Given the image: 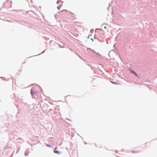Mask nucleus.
<instances>
[{
  "mask_svg": "<svg viewBox=\"0 0 157 157\" xmlns=\"http://www.w3.org/2000/svg\"><path fill=\"white\" fill-rule=\"evenodd\" d=\"M135 75H137V74H136L135 73Z\"/></svg>",
  "mask_w": 157,
  "mask_h": 157,
  "instance_id": "obj_6",
  "label": "nucleus"
},
{
  "mask_svg": "<svg viewBox=\"0 0 157 157\" xmlns=\"http://www.w3.org/2000/svg\"><path fill=\"white\" fill-rule=\"evenodd\" d=\"M104 28L105 29H106V26H105Z\"/></svg>",
  "mask_w": 157,
  "mask_h": 157,
  "instance_id": "obj_5",
  "label": "nucleus"
},
{
  "mask_svg": "<svg viewBox=\"0 0 157 157\" xmlns=\"http://www.w3.org/2000/svg\"><path fill=\"white\" fill-rule=\"evenodd\" d=\"M57 8H58V9L59 8V7L58 6L57 7Z\"/></svg>",
  "mask_w": 157,
  "mask_h": 157,
  "instance_id": "obj_7",
  "label": "nucleus"
},
{
  "mask_svg": "<svg viewBox=\"0 0 157 157\" xmlns=\"http://www.w3.org/2000/svg\"><path fill=\"white\" fill-rule=\"evenodd\" d=\"M55 150H54V152L55 153H57V154H59V152L58 151H56L55 150Z\"/></svg>",
  "mask_w": 157,
  "mask_h": 157,
  "instance_id": "obj_1",
  "label": "nucleus"
},
{
  "mask_svg": "<svg viewBox=\"0 0 157 157\" xmlns=\"http://www.w3.org/2000/svg\"><path fill=\"white\" fill-rule=\"evenodd\" d=\"M111 82L113 84H115L114 82H113L111 81Z\"/></svg>",
  "mask_w": 157,
  "mask_h": 157,
  "instance_id": "obj_3",
  "label": "nucleus"
},
{
  "mask_svg": "<svg viewBox=\"0 0 157 157\" xmlns=\"http://www.w3.org/2000/svg\"><path fill=\"white\" fill-rule=\"evenodd\" d=\"M91 40H92L93 41H94V39H93L91 38Z\"/></svg>",
  "mask_w": 157,
  "mask_h": 157,
  "instance_id": "obj_4",
  "label": "nucleus"
},
{
  "mask_svg": "<svg viewBox=\"0 0 157 157\" xmlns=\"http://www.w3.org/2000/svg\"><path fill=\"white\" fill-rule=\"evenodd\" d=\"M31 93L32 94H33L32 89H31Z\"/></svg>",
  "mask_w": 157,
  "mask_h": 157,
  "instance_id": "obj_2",
  "label": "nucleus"
}]
</instances>
